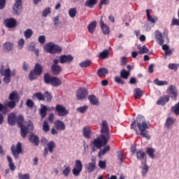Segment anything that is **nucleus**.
Wrapping results in <instances>:
<instances>
[{
	"mask_svg": "<svg viewBox=\"0 0 179 179\" xmlns=\"http://www.w3.org/2000/svg\"><path fill=\"white\" fill-rule=\"evenodd\" d=\"M131 128L135 131L136 135H140L143 138H146V139H150V135L148 134V129H150V124L149 123H146V120L145 117L142 115H138L136 118V120H134L131 124Z\"/></svg>",
	"mask_w": 179,
	"mask_h": 179,
	"instance_id": "obj_1",
	"label": "nucleus"
},
{
	"mask_svg": "<svg viewBox=\"0 0 179 179\" xmlns=\"http://www.w3.org/2000/svg\"><path fill=\"white\" fill-rule=\"evenodd\" d=\"M110 141V128L107 124V121L103 120L101 127V135L97 138H95L91 145L95 146L96 149H101L103 146H106Z\"/></svg>",
	"mask_w": 179,
	"mask_h": 179,
	"instance_id": "obj_2",
	"label": "nucleus"
},
{
	"mask_svg": "<svg viewBox=\"0 0 179 179\" xmlns=\"http://www.w3.org/2000/svg\"><path fill=\"white\" fill-rule=\"evenodd\" d=\"M24 121V117L22 115H19L16 117V122L20 127L21 131L22 138H26L27 136V134H30V132H33V124H29L27 127L23 124V122Z\"/></svg>",
	"mask_w": 179,
	"mask_h": 179,
	"instance_id": "obj_3",
	"label": "nucleus"
},
{
	"mask_svg": "<svg viewBox=\"0 0 179 179\" xmlns=\"http://www.w3.org/2000/svg\"><path fill=\"white\" fill-rule=\"evenodd\" d=\"M43 80L45 85H51L53 87H58L62 85V81L59 78L51 76L48 73L44 75Z\"/></svg>",
	"mask_w": 179,
	"mask_h": 179,
	"instance_id": "obj_4",
	"label": "nucleus"
},
{
	"mask_svg": "<svg viewBox=\"0 0 179 179\" xmlns=\"http://www.w3.org/2000/svg\"><path fill=\"white\" fill-rule=\"evenodd\" d=\"M45 51L50 54H59L62 52V48L54 43L50 42L45 45Z\"/></svg>",
	"mask_w": 179,
	"mask_h": 179,
	"instance_id": "obj_5",
	"label": "nucleus"
},
{
	"mask_svg": "<svg viewBox=\"0 0 179 179\" xmlns=\"http://www.w3.org/2000/svg\"><path fill=\"white\" fill-rule=\"evenodd\" d=\"M0 75L1 76H4L3 81L4 83H10V76H11V71L10 69H5V67L3 66H1L0 69Z\"/></svg>",
	"mask_w": 179,
	"mask_h": 179,
	"instance_id": "obj_6",
	"label": "nucleus"
},
{
	"mask_svg": "<svg viewBox=\"0 0 179 179\" xmlns=\"http://www.w3.org/2000/svg\"><path fill=\"white\" fill-rule=\"evenodd\" d=\"M55 111L58 117H65L69 114V110L61 104L56 105Z\"/></svg>",
	"mask_w": 179,
	"mask_h": 179,
	"instance_id": "obj_7",
	"label": "nucleus"
},
{
	"mask_svg": "<svg viewBox=\"0 0 179 179\" xmlns=\"http://www.w3.org/2000/svg\"><path fill=\"white\" fill-rule=\"evenodd\" d=\"M22 143L20 142H18L16 146L14 145L11 146V153L15 159H19V154L22 153Z\"/></svg>",
	"mask_w": 179,
	"mask_h": 179,
	"instance_id": "obj_8",
	"label": "nucleus"
},
{
	"mask_svg": "<svg viewBox=\"0 0 179 179\" xmlns=\"http://www.w3.org/2000/svg\"><path fill=\"white\" fill-rule=\"evenodd\" d=\"M166 93L169 94L174 101L177 100V96H178V91L175 85H171L166 90Z\"/></svg>",
	"mask_w": 179,
	"mask_h": 179,
	"instance_id": "obj_9",
	"label": "nucleus"
},
{
	"mask_svg": "<svg viewBox=\"0 0 179 179\" xmlns=\"http://www.w3.org/2000/svg\"><path fill=\"white\" fill-rule=\"evenodd\" d=\"M47 147H45L43 150V156L44 157H47L48 156V152L50 153H52L54 152V149H55V142L54 141H50L49 143H47L46 145Z\"/></svg>",
	"mask_w": 179,
	"mask_h": 179,
	"instance_id": "obj_10",
	"label": "nucleus"
},
{
	"mask_svg": "<svg viewBox=\"0 0 179 179\" xmlns=\"http://www.w3.org/2000/svg\"><path fill=\"white\" fill-rule=\"evenodd\" d=\"M89 92L85 88H80L76 92L77 100L83 101L87 97Z\"/></svg>",
	"mask_w": 179,
	"mask_h": 179,
	"instance_id": "obj_11",
	"label": "nucleus"
},
{
	"mask_svg": "<svg viewBox=\"0 0 179 179\" xmlns=\"http://www.w3.org/2000/svg\"><path fill=\"white\" fill-rule=\"evenodd\" d=\"M13 9L14 15H19L22 10V0H15Z\"/></svg>",
	"mask_w": 179,
	"mask_h": 179,
	"instance_id": "obj_12",
	"label": "nucleus"
},
{
	"mask_svg": "<svg viewBox=\"0 0 179 179\" xmlns=\"http://www.w3.org/2000/svg\"><path fill=\"white\" fill-rule=\"evenodd\" d=\"M59 59L60 61V64H65L66 62L71 63L72 61H73V56L71 55H62L59 57Z\"/></svg>",
	"mask_w": 179,
	"mask_h": 179,
	"instance_id": "obj_13",
	"label": "nucleus"
},
{
	"mask_svg": "<svg viewBox=\"0 0 179 179\" xmlns=\"http://www.w3.org/2000/svg\"><path fill=\"white\" fill-rule=\"evenodd\" d=\"M4 23L6 24V27H8V29H13V27H16V20L15 18H8L4 20Z\"/></svg>",
	"mask_w": 179,
	"mask_h": 179,
	"instance_id": "obj_14",
	"label": "nucleus"
},
{
	"mask_svg": "<svg viewBox=\"0 0 179 179\" xmlns=\"http://www.w3.org/2000/svg\"><path fill=\"white\" fill-rule=\"evenodd\" d=\"M170 101V96L169 95H164L161 96L157 101V106H166V103Z\"/></svg>",
	"mask_w": 179,
	"mask_h": 179,
	"instance_id": "obj_15",
	"label": "nucleus"
},
{
	"mask_svg": "<svg viewBox=\"0 0 179 179\" xmlns=\"http://www.w3.org/2000/svg\"><path fill=\"white\" fill-rule=\"evenodd\" d=\"M50 69L52 73L56 76L62 72V67L59 65H52Z\"/></svg>",
	"mask_w": 179,
	"mask_h": 179,
	"instance_id": "obj_16",
	"label": "nucleus"
},
{
	"mask_svg": "<svg viewBox=\"0 0 179 179\" xmlns=\"http://www.w3.org/2000/svg\"><path fill=\"white\" fill-rule=\"evenodd\" d=\"M155 38L157 43L159 44V45H163L164 44V38H163V34L159 31L155 32Z\"/></svg>",
	"mask_w": 179,
	"mask_h": 179,
	"instance_id": "obj_17",
	"label": "nucleus"
},
{
	"mask_svg": "<svg viewBox=\"0 0 179 179\" xmlns=\"http://www.w3.org/2000/svg\"><path fill=\"white\" fill-rule=\"evenodd\" d=\"M9 100L17 101L19 103V101L20 100V96H19V93L17 91H13L9 94L8 96Z\"/></svg>",
	"mask_w": 179,
	"mask_h": 179,
	"instance_id": "obj_18",
	"label": "nucleus"
},
{
	"mask_svg": "<svg viewBox=\"0 0 179 179\" xmlns=\"http://www.w3.org/2000/svg\"><path fill=\"white\" fill-rule=\"evenodd\" d=\"M55 127L57 131H65V124H64V122L57 120L55 122Z\"/></svg>",
	"mask_w": 179,
	"mask_h": 179,
	"instance_id": "obj_19",
	"label": "nucleus"
},
{
	"mask_svg": "<svg viewBox=\"0 0 179 179\" xmlns=\"http://www.w3.org/2000/svg\"><path fill=\"white\" fill-rule=\"evenodd\" d=\"M8 123L9 125L13 127L16 124V115L15 113H10L8 116Z\"/></svg>",
	"mask_w": 179,
	"mask_h": 179,
	"instance_id": "obj_20",
	"label": "nucleus"
},
{
	"mask_svg": "<svg viewBox=\"0 0 179 179\" xmlns=\"http://www.w3.org/2000/svg\"><path fill=\"white\" fill-rule=\"evenodd\" d=\"M31 99L32 100L37 99V100H39V101H44V100H45V96L44 94H43V93L37 92L33 94Z\"/></svg>",
	"mask_w": 179,
	"mask_h": 179,
	"instance_id": "obj_21",
	"label": "nucleus"
},
{
	"mask_svg": "<svg viewBox=\"0 0 179 179\" xmlns=\"http://www.w3.org/2000/svg\"><path fill=\"white\" fill-rule=\"evenodd\" d=\"M109 57H110V51L107 50H103L98 55V58L99 59H107V58H108Z\"/></svg>",
	"mask_w": 179,
	"mask_h": 179,
	"instance_id": "obj_22",
	"label": "nucleus"
},
{
	"mask_svg": "<svg viewBox=\"0 0 179 179\" xmlns=\"http://www.w3.org/2000/svg\"><path fill=\"white\" fill-rule=\"evenodd\" d=\"M29 142L34 143L35 146H38V145H40V139H38V136L33 134L29 137Z\"/></svg>",
	"mask_w": 179,
	"mask_h": 179,
	"instance_id": "obj_23",
	"label": "nucleus"
},
{
	"mask_svg": "<svg viewBox=\"0 0 179 179\" xmlns=\"http://www.w3.org/2000/svg\"><path fill=\"white\" fill-rule=\"evenodd\" d=\"M48 110V108H47V106L45 105H41V108L39 109V114L42 119L45 118V117H47Z\"/></svg>",
	"mask_w": 179,
	"mask_h": 179,
	"instance_id": "obj_24",
	"label": "nucleus"
},
{
	"mask_svg": "<svg viewBox=\"0 0 179 179\" xmlns=\"http://www.w3.org/2000/svg\"><path fill=\"white\" fill-rule=\"evenodd\" d=\"M136 157L138 160H141V162H143V160H145V162H146V154L142 150L136 152Z\"/></svg>",
	"mask_w": 179,
	"mask_h": 179,
	"instance_id": "obj_25",
	"label": "nucleus"
},
{
	"mask_svg": "<svg viewBox=\"0 0 179 179\" xmlns=\"http://www.w3.org/2000/svg\"><path fill=\"white\" fill-rule=\"evenodd\" d=\"M101 28L102 29L103 34H110V28L108 27V26L104 24L102 17L101 19Z\"/></svg>",
	"mask_w": 179,
	"mask_h": 179,
	"instance_id": "obj_26",
	"label": "nucleus"
},
{
	"mask_svg": "<svg viewBox=\"0 0 179 179\" xmlns=\"http://www.w3.org/2000/svg\"><path fill=\"white\" fill-rule=\"evenodd\" d=\"M34 71L36 73V74L38 75V76H40V75L43 73V67L41 66V64L36 63L35 64Z\"/></svg>",
	"mask_w": 179,
	"mask_h": 179,
	"instance_id": "obj_27",
	"label": "nucleus"
},
{
	"mask_svg": "<svg viewBox=\"0 0 179 179\" xmlns=\"http://www.w3.org/2000/svg\"><path fill=\"white\" fill-rule=\"evenodd\" d=\"M97 26V22L96 21H93L87 26L88 31L93 34L94 33V30H96V27Z\"/></svg>",
	"mask_w": 179,
	"mask_h": 179,
	"instance_id": "obj_28",
	"label": "nucleus"
},
{
	"mask_svg": "<svg viewBox=\"0 0 179 179\" xmlns=\"http://www.w3.org/2000/svg\"><path fill=\"white\" fill-rule=\"evenodd\" d=\"M90 134H92V131L90 130V128L88 127L83 128V136H85V138H86L87 139H90V138L92 137Z\"/></svg>",
	"mask_w": 179,
	"mask_h": 179,
	"instance_id": "obj_29",
	"label": "nucleus"
},
{
	"mask_svg": "<svg viewBox=\"0 0 179 179\" xmlns=\"http://www.w3.org/2000/svg\"><path fill=\"white\" fill-rule=\"evenodd\" d=\"M143 96V91L141 90L140 88H136L134 90V99H141Z\"/></svg>",
	"mask_w": 179,
	"mask_h": 179,
	"instance_id": "obj_30",
	"label": "nucleus"
},
{
	"mask_svg": "<svg viewBox=\"0 0 179 179\" xmlns=\"http://www.w3.org/2000/svg\"><path fill=\"white\" fill-rule=\"evenodd\" d=\"M88 100H90V103L93 106H98L99 99L94 95H90L88 96Z\"/></svg>",
	"mask_w": 179,
	"mask_h": 179,
	"instance_id": "obj_31",
	"label": "nucleus"
},
{
	"mask_svg": "<svg viewBox=\"0 0 179 179\" xmlns=\"http://www.w3.org/2000/svg\"><path fill=\"white\" fill-rule=\"evenodd\" d=\"M7 160L8 162V167L10 170H11V171H15V170H16V166H15V164H13L12 157L10 156H7Z\"/></svg>",
	"mask_w": 179,
	"mask_h": 179,
	"instance_id": "obj_32",
	"label": "nucleus"
},
{
	"mask_svg": "<svg viewBox=\"0 0 179 179\" xmlns=\"http://www.w3.org/2000/svg\"><path fill=\"white\" fill-rule=\"evenodd\" d=\"M131 75V72L128 71H126L125 69H122L121 71H120V77L122 79H128V78H129Z\"/></svg>",
	"mask_w": 179,
	"mask_h": 179,
	"instance_id": "obj_33",
	"label": "nucleus"
},
{
	"mask_svg": "<svg viewBox=\"0 0 179 179\" xmlns=\"http://www.w3.org/2000/svg\"><path fill=\"white\" fill-rule=\"evenodd\" d=\"M88 173H93L96 170V162H90L87 166Z\"/></svg>",
	"mask_w": 179,
	"mask_h": 179,
	"instance_id": "obj_34",
	"label": "nucleus"
},
{
	"mask_svg": "<svg viewBox=\"0 0 179 179\" xmlns=\"http://www.w3.org/2000/svg\"><path fill=\"white\" fill-rule=\"evenodd\" d=\"M107 73H108V71L106 68H101L97 71V75L100 78H101L103 76H106L107 75Z\"/></svg>",
	"mask_w": 179,
	"mask_h": 179,
	"instance_id": "obj_35",
	"label": "nucleus"
},
{
	"mask_svg": "<svg viewBox=\"0 0 179 179\" xmlns=\"http://www.w3.org/2000/svg\"><path fill=\"white\" fill-rule=\"evenodd\" d=\"M96 3L97 0H87L85 3V6L88 8H93Z\"/></svg>",
	"mask_w": 179,
	"mask_h": 179,
	"instance_id": "obj_36",
	"label": "nucleus"
},
{
	"mask_svg": "<svg viewBox=\"0 0 179 179\" xmlns=\"http://www.w3.org/2000/svg\"><path fill=\"white\" fill-rule=\"evenodd\" d=\"M155 149L152 148H147L146 153L151 159H155Z\"/></svg>",
	"mask_w": 179,
	"mask_h": 179,
	"instance_id": "obj_37",
	"label": "nucleus"
},
{
	"mask_svg": "<svg viewBox=\"0 0 179 179\" xmlns=\"http://www.w3.org/2000/svg\"><path fill=\"white\" fill-rule=\"evenodd\" d=\"M155 85H157V86H167L169 85V82L167 81H161L158 78H156L154 80Z\"/></svg>",
	"mask_w": 179,
	"mask_h": 179,
	"instance_id": "obj_38",
	"label": "nucleus"
},
{
	"mask_svg": "<svg viewBox=\"0 0 179 179\" xmlns=\"http://www.w3.org/2000/svg\"><path fill=\"white\" fill-rule=\"evenodd\" d=\"M80 68H89L90 65H92V61L90 60H85L80 63Z\"/></svg>",
	"mask_w": 179,
	"mask_h": 179,
	"instance_id": "obj_39",
	"label": "nucleus"
},
{
	"mask_svg": "<svg viewBox=\"0 0 179 179\" xmlns=\"http://www.w3.org/2000/svg\"><path fill=\"white\" fill-rule=\"evenodd\" d=\"M3 45L6 51H12L13 50V44L10 42H6Z\"/></svg>",
	"mask_w": 179,
	"mask_h": 179,
	"instance_id": "obj_40",
	"label": "nucleus"
},
{
	"mask_svg": "<svg viewBox=\"0 0 179 179\" xmlns=\"http://www.w3.org/2000/svg\"><path fill=\"white\" fill-rule=\"evenodd\" d=\"M43 96H45V99H46V101L51 103V101L52 100V94H51V92L46 91Z\"/></svg>",
	"mask_w": 179,
	"mask_h": 179,
	"instance_id": "obj_41",
	"label": "nucleus"
},
{
	"mask_svg": "<svg viewBox=\"0 0 179 179\" xmlns=\"http://www.w3.org/2000/svg\"><path fill=\"white\" fill-rule=\"evenodd\" d=\"M171 111L175 115H179V102L177 103L174 106H172Z\"/></svg>",
	"mask_w": 179,
	"mask_h": 179,
	"instance_id": "obj_42",
	"label": "nucleus"
},
{
	"mask_svg": "<svg viewBox=\"0 0 179 179\" xmlns=\"http://www.w3.org/2000/svg\"><path fill=\"white\" fill-rule=\"evenodd\" d=\"M117 157L120 164H122V159L125 158V155L122 152L119 151L117 152Z\"/></svg>",
	"mask_w": 179,
	"mask_h": 179,
	"instance_id": "obj_43",
	"label": "nucleus"
},
{
	"mask_svg": "<svg viewBox=\"0 0 179 179\" xmlns=\"http://www.w3.org/2000/svg\"><path fill=\"white\" fill-rule=\"evenodd\" d=\"M174 117H168L166 122V128H170L174 124Z\"/></svg>",
	"mask_w": 179,
	"mask_h": 179,
	"instance_id": "obj_44",
	"label": "nucleus"
},
{
	"mask_svg": "<svg viewBox=\"0 0 179 179\" xmlns=\"http://www.w3.org/2000/svg\"><path fill=\"white\" fill-rule=\"evenodd\" d=\"M114 80L116 83H117V85H124L125 84V81H124V80H122L121 76H116L114 78Z\"/></svg>",
	"mask_w": 179,
	"mask_h": 179,
	"instance_id": "obj_45",
	"label": "nucleus"
},
{
	"mask_svg": "<svg viewBox=\"0 0 179 179\" xmlns=\"http://www.w3.org/2000/svg\"><path fill=\"white\" fill-rule=\"evenodd\" d=\"M24 36L25 38H30L33 36V30L28 29L24 32Z\"/></svg>",
	"mask_w": 179,
	"mask_h": 179,
	"instance_id": "obj_46",
	"label": "nucleus"
},
{
	"mask_svg": "<svg viewBox=\"0 0 179 179\" xmlns=\"http://www.w3.org/2000/svg\"><path fill=\"white\" fill-rule=\"evenodd\" d=\"M76 13H78L76 8H70V10H69V15L70 17H75V16H76Z\"/></svg>",
	"mask_w": 179,
	"mask_h": 179,
	"instance_id": "obj_47",
	"label": "nucleus"
},
{
	"mask_svg": "<svg viewBox=\"0 0 179 179\" xmlns=\"http://www.w3.org/2000/svg\"><path fill=\"white\" fill-rule=\"evenodd\" d=\"M37 76H38V75H37L33 70L30 72L29 78L30 80H36V79H37Z\"/></svg>",
	"mask_w": 179,
	"mask_h": 179,
	"instance_id": "obj_48",
	"label": "nucleus"
},
{
	"mask_svg": "<svg viewBox=\"0 0 179 179\" xmlns=\"http://www.w3.org/2000/svg\"><path fill=\"white\" fill-rule=\"evenodd\" d=\"M83 167V165L82 164V162L79 159L76 160L74 169H78L80 170H82Z\"/></svg>",
	"mask_w": 179,
	"mask_h": 179,
	"instance_id": "obj_49",
	"label": "nucleus"
},
{
	"mask_svg": "<svg viewBox=\"0 0 179 179\" xmlns=\"http://www.w3.org/2000/svg\"><path fill=\"white\" fill-rule=\"evenodd\" d=\"M50 13H51V8H47L43 10V11L42 13V16H43V17H47L48 16V15H50Z\"/></svg>",
	"mask_w": 179,
	"mask_h": 179,
	"instance_id": "obj_50",
	"label": "nucleus"
},
{
	"mask_svg": "<svg viewBox=\"0 0 179 179\" xmlns=\"http://www.w3.org/2000/svg\"><path fill=\"white\" fill-rule=\"evenodd\" d=\"M43 131L45 132H48L50 131V124L47 121H44L43 123Z\"/></svg>",
	"mask_w": 179,
	"mask_h": 179,
	"instance_id": "obj_51",
	"label": "nucleus"
},
{
	"mask_svg": "<svg viewBox=\"0 0 179 179\" xmlns=\"http://www.w3.org/2000/svg\"><path fill=\"white\" fill-rule=\"evenodd\" d=\"M26 106L29 107V108H33V107H34V101L30 99H27Z\"/></svg>",
	"mask_w": 179,
	"mask_h": 179,
	"instance_id": "obj_52",
	"label": "nucleus"
},
{
	"mask_svg": "<svg viewBox=\"0 0 179 179\" xmlns=\"http://www.w3.org/2000/svg\"><path fill=\"white\" fill-rule=\"evenodd\" d=\"M77 111H78V113H81V114H85V113L87 111V106H84L78 108Z\"/></svg>",
	"mask_w": 179,
	"mask_h": 179,
	"instance_id": "obj_53",
	"label": "nucleus"
},
{
	"mask_svg": "<svg viewBox=\"0 0 179 179\" xmlns=\"http://www.w3.org/2000/svg\"><path fill=\"white\" fill-rule=\"evenodd\" d=\"M148 21L150 22L151 23H153L155 24V23H156L158 20L157 17L156 16H149L148 17H147Z\"/></svg>",
	"mask_w": 179,
	"mask_h": 179,
	"instance_id": "obj_54",
	"label": "nucleus"
},
{
	"mask_svg": "<svg viewBox=\"0 0 179 179\" xmlns=\"http://www.w3.org/2000/svg\"><path fill=\"white\" fill-rule=\"evenodd\" d=\"M16 103H18L17 101H10L7 103V106L8 107H9V108H15V107H16Z\"/></svg>",
	"mask_w": 179,
	"mask_h": 179,
	"instance_id": "obj_55",
	"label": "nucleus"
},
{
	"mask_svg": "<svg viewBox=\"0 0 179 179\" xmlns=\"http://www.w3.org/2000/svg\"><path fill=\"white\" fill-rule=\"evenodd\" d=\"M149 52V49L146 47V45H143L141 50L138 51V54H148Z\"/></svg>",
	"mask_w": 179,
	"mask_h": 179,
	"instance_id": "obj_56",
	"label": "nucleus"
},
{
	"mask_svg": "<svg viewBox=\"0 0 179 179\" xmlns=\"http://www.w3.org/2000/svg\"><path fill=\"white\" fill-rule=\"evenodd\" d=\"M81 171H82V169H77V168H73V174L76 177H78V176H80Z\"/></svg>",
	"mask_w": 179,
	"mask_h": 179,
	"instance_id": "obj_57",
	"label": "nucleus"
},
{
	"mask_svg": "<svg viewBox=\"0 0 179 179\" xmlns=\"http://www.w3.org/2000/svg\"><path fill=\"white\" fill-rule=\"evenodd\" d=\"M149 171V166L146 165V161H145V165L143 167V176L145 177L146 173Z\"/></svg>",
	"mask_w": 179,
	"mask_h": 179,
	"instance_id": "obj_58",
	"label": "nucleus"
},
{
	"mask_svg": "<svg viewBox=\"0 0 179 179\" xmlns=\"http://www.w3.org/2000/svg\"><path fill=\"white\" fill-rule=\"evenodd\" d=\"M18 178L19 179H30V175L28 174V173H26V174H22V173H20L18 175Z\"/></svg>",
	"mask_w": 179,
	"mask_h": 179,
	"instance_id": "obj_59",
	"label": "nucleus"
},
{
	"mask_svg": "<svg viewBox=\"0 0 179 179\" xmlns=\"http://www.w3.org/2000/svg\"><path fill=\"white\" fill-rule=\"evenodd\" d=\"M108 150H110V147L106 145L102 150L99 152V155H101L103 156V155H106Z\"/></svg>",
	"mask_w": 179,
	"mask_h": 179,
	"instance_id": "obj_60",
	"label": "nucleus"
},
{
	"mask_svg": "<svg viewBox=\"0 0 179 179\" xmlns=\"http://www.w3.org/2000/svg\"><path fill=\"white\" fill-rule=\"evenodd\" d=\"M168 67L169 69H172L173 71H177V69H178V65H177L176 64L171 63L169 64Z\"/></svg>",
	"mask_w": 179,
	"mask_h": 179,
	"instance_id": "obj_61",
	"label": "nucleus"
},
{
	"mask_svg": "<svg viewBox=\"0 0 179 179\" xmlns=\"http://www.w3.org/2000/svg\"><path fill=\"white\" fill-rule=\"evenodd\" d=\"M69 173H71V168L69 166L63 170V174L65 177H68V176H69Z\"/></svg>",
	"mask_w": 179,
	"mask_h": 179,
	"instance_id": "obj_62",
	"label": "nucleus"
},
{
	"mask_svg": "<svg viewBox=\"0 0 179 179\" xmlns=\"http://www.w3.org/2000/svg\"><path fill=\"white\" fill-rule=\"evenodd\" d=\"M128 62L127 61V59L125 57H121L120 59V65H122V66H125V65H127V63Z\"/></svg>",
	"mask_w": 179,
	"mask_h": 179,
	"instance_id": "obj_63",
	"label": "nucleus"
},
{
	"mask_svg": "<svg viewBox=\"0 0 179 179\" xmlns=\"http://www.w3.org/2000/svg\"><path fill=\"white\" fill-rule=\"evenodd\" d=\"M99 166L100 169H106V161H99Z\"/></svg>",
	"mask_w": 179,
	"mask_h": 179,
	"instance_id": "obj_64",
	"label": "nucleus"
}]
</instances>
